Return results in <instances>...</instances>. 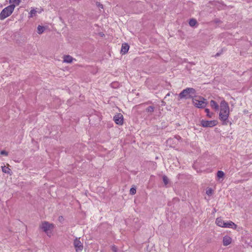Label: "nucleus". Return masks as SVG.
Masks as SVG:
<instances>
[{
  "instance_id": "obj_1",
  "label": "nucleus",
  "mask_w": 252,
  "mask_h": 252,
  "mask_svg": "<svg viewBox=\"0 0 252 252\" xmlns=\"http://www.w3.org/2000/svg\"><path fill=\"white\" fill-rule=\"evenodd\" d=\"M229 116V107L227 102L225 100L221 101L220 104V112L219 113V119L221 121L222 125L226 126L231 125V122L228 120Z\"/></svg>"
},
{
  "instance_id": "obj_2",
  "label": "nucleus",
  "mask_w": 252,
  "mask_h": 252,
  "mask_svg": "<svg viewBox=\"0 0 252 252\" xmlns=\"http://www.w3.org/2000/svg\"><path fill=\"white\" fill-rule=\"evenodd\" d=\"M196 90L192 88H187L183 90L178 95L179 100L182 99H190L196 97Z\"/></svg>"
},
{
  "instance_id": "obj_3",
  "label": "nucleus",
  "mask_w": 252,
  "mask_h": 252,
  "mask_svg": "<svg viewBox=\"0 0 252 252\" xmlns=\"http://www.w3.org/2000/svg\"><path fill=\"white\" fill-rule=\"evenodd\" d=\"M15 7L14 5L10 4L3 9L0 13V20H4L9 16L13 12Z\"/></svg>"
},
{
  "instance_id": "obj_4",
  "label": "nucleus",
  "mask_w": 252,
  "mask_h": 252,
  "mask_svg": "<svg viewBox=\"0 0 252 252\" xmlns=\"http://www.w3.org/2000/svg\"><path fill=\"white\" fill-rule=\"evenodd\" d=\"M192 103L194 105L198 108H205L207 105L206 99L202 97H198V98H193Z\"/></svg>"
},
{
  "instance_id": "obj_5",
  "label": "nucleus",
  "mask_w": 252,
  "mask_h": 252,
  "mask_svg": "<svg viewBox=\"0 0 252 252\" xmlns=\"http://www.w3.org/2000/svg\"><path fill=\"white\" fill-rule=\"evenodd\" d=\"M39 227L45 233H48L49 230L53 229L54 225L52 223H50L48 221H44L40 225Z\"/></svg>"
},
{
  "instance_id": "obj_6",
  "label": "nucleus",
  "mask_w": 252,
  "mask_h": 252,
  "mask_svg": "<svg viewBox=\"0 0 252 252\" xmlns=\"http://www.w3.org/2000/svg\"><path fill=\"white\" fill-rule=\"evenodd\" d=\"M218 122L216 120L206 121L202 120L201 121V125L204 127H212L216 126Z\"/></svg>"
},
{
  "instance_id": "obj_7",
  "label": "nucleus",
  "mask_w": 252,
  "mask_h": 252,
  "mask_svg": "<svg viewBox=\"0 0 252 252\" xmlns=\"http://www.w3.org/2000/svg\"><path fill=\"white\" fill-rule=\"evenodd\" d=\"M113 120L115 123L119 125H122L124 123V117L121 113H117L113 117Z\"/></svg>"
},
{
  "instance_id": "obj_8",
  "label": "nucleus",
  "mask_w": 252,
  "mask_h": 252,
  "mask_svg": "<svg viewBox=\"0 0 252 252\" xmlns=\"http://www.w3.org/2000/svg\"><path fill=\"white\" fill-rule=\"evenodd\" d=\"M80 238L78 239L77 238H75L74 241V246L76 249V251H82L83 249V246L82 243L79 240Z\"/></svg>"
},
{
  "instance_id": "obj_9",
  "label": "nucleus",
  "mask_w": 252,
  "mask_h": 252,
  "mask_svg": "<svg viewBox=\"0 0 252 252\" xmlns=\"http://www.w3.org/2000/svg\"><path fill=\"white\" fill-rule=\"evenodd\" d=\"M129 48V46L128 45V44L127 43H123L122 44V48H121V53L122 54H126L128 52Z\"/></svg>"
},
{
  "instance_id": "obj_10",
  "label": "nucleus",
  "mask_w": 252,
  "mask_h": 252,
  "mask_svg": "<svg viewBox=\"0 0 252 252\" xmlns=\"http://www.w3.org/2000/svg\"><path fill=\"white\" fill-rule=\"evenodd\" d=\"M231 238L227 236H225L223 238V244L224 246H228L231 243Z\"/></svg>"
},
{
  "instance_id": "obj_11",
  "label": "nucleus",
  "mask_w": 252,
  "mask_h": 252,
  "mask_svg": "<svg viewBox=\"0 0 252 252\" xmlns=\"http://www.w3.org/2000/svg\"><path fill=\"white\" fill-rule=\"evenodd\" d=\"M237 225L232 221H230L224 223L223 227L225 228H236Z\"/></svg>"
},
{
  "instance_id": "obj_12",
  "label": "nucleus",
  "mask_w": 252,
  "mask_h": 252,
  "mask_svg": "<svg viewBox=\"0 0 252 252\" xmlns=\"http://www.w3.org/2000/svg\"><path fill=\"white\" fill-rule=\"evenodd\" d=\"M63 62L66 63H71L72 62L73 60H74L71 56L70 55H65L63 56Z\"/></svg>"
},
{
  "instance_id": "obj_13",
  "label": "nucleus",
  "mask_w": 252,
  "mask_h": 252,
  "mask_svg": "<svg viewBox=\"0 0 252 252\" xmlns=\"http://www.w3.org/2000/svg\"><path fill=\"white\" fill-rule=\"evenodd\" d=\"M225 222L221 218H218L216 220V223L219 226L223 227Z\"/></svg>"
},
{
  "instance_id": "obj_14",
  "label": "nucleus",
  "mask_w": 252,
  "mask_h": 252,
  "mask_svg": "<svg viewBox=\"0 0 252 252\" xmlns=\"http://www.w3.org/2000/svg\"><path fill=\"white\" fill-rule=\"evenodd\" d=\"M210 105L211 107L214 109L215 110H218L219 109V106L218 103L213 100L210 101Z\"/></svg>"
},
{
  "instance_id": "obj_15",
  "label": "nucleus",
  "mask_w": 252,
  "mask_h": 252,
  "mask_svg": "<svg viewBox=\"0 0 252 252\" xmlns=\"http://www.w3.org/2000/svg\"><path fill=\"white\" fill-rule=\"evenodd\" d=\"M9 2L11 3V5H14L15 7L16 6H18L20 4L21 2V0H9Z\"/></svg>"
},
{
  "instance_id": "obj_16",
  "label": "nucleus",
  "mask_w": 252,
  "mask_h": 252,
  "mask_svg": "<svg viewBox=\"0 0 252 252\" xmlns=\"http://www.w3.org/2000/svg\"><path fill=\"white\" fill-rule=\"evenodd\" d=\"M45 29L44 27L39 25L37 28V32L38 34H41L44 32Z\"/></svg>"
},
{
  "instance_id": "obj_17",
  "label": "nucleus",
  "mask_w": 252,
  "mask_h": 252,
  "mask_svg": "<svg viewBox=\"0 0 252 252\" xmlns=\"http://www.w3.org/2000/svg\"><path fill=\"white\" fill-rule=\"evenodd\" d=\"M197 24V22L195 19H190L189 21V25L190 27H193Z\"/></svg>"
},
{
  "instance_id": "obj_18",
  "label": "nucleus",
  "mask_w": 252,
  "mask_h": 252,
  "mask_svg": "<svg viewBox=\"0 0 252 252\" xmlns=\"http://www.w3.org/2000/svg\"><path fill=\"white\" fill-rule=\"evenodd\" d=\"M37 13V11L35 9H32L30 13H29V18H32V17H33V16H35L36 14Z\"/></svg>"
},
{
  "instance_id": "obj_19",
  "label": "nucleus",
  "mask_w": 252,
  "mask_h": 252,
  "mask_svg": "<svg viewBox=\"0 0 252 252\" xmlns=\"http://www.w3.org/2000/svg\"><path fill=\"white\" fill-rule=\"evenodd\" d=\"M1 168H2V171L3 172L5 173H10L11 170L8 167L3 166L1 167Z\"/></svg>"
},
{
  "instance_id": "obj_20",
  "label": "nucleus",
  "mask_w": 252,
  "mask_h": 252,
  "mask_svg": "<svg viewBox=\"0 0 252 252\" xmlns=\"http://www.w3.org/2000/svg\"><path fill=\"white\" fill-rule=\"evenodd\" d=\"M224 175V172L222 171H218L217 172V177L219 178H222Z\"/></svg>"
},
{
  "instance_id": "obj_21",
  "label": "nucleus",
  "mask_w": 252,
  "mask_h": 252,
  "mask_svg": "<svg viewBox=\"0 0 252 252\" xmlns=\"http://www.w3.org/2000/svg\"><path fill=\"white\" fill-rule=\"evenodd\" d=\"M162 180H163V182L164 185L165 186L167 185L168 184V177L164 175L162 177Z\"/></svg>"
},
{
  "instance_id": "obj_22",
  "label": "nucleus",
  "mask_w": 252,
  "mask_h": 252,
  "mask_svg": "<svg viewBox=\"0 0 252 252\" xmlns=\"http://www.w3.org/2000/svg\"><path fill=\"white\" fill-rule=\"evenodd\" d=\"M154 109H155L154 107H153L152 106H150L146 108V111L147 112L152 113V112H154Z\"/></svg>"
},
{
  "instance_id": "obj_23",
  "label": "nucleus",
  "mask_w": 252,
  "mask_h": 252,
  "mask_svg": "<svg viewBox=\"0 0 252 252\" xmlns=\"http://www.w3.org/2000/svg\"><path fill=\"white\" fill-rule=\"evenodd\" d=\"M136 188L134 187H132L130 189V194L131 195H134L136 193Z\"/></svg>"
},
{
  "instance_id": "obj_24",
  "label": "nucleus",
  "mask_w": 252,
  "mask_h": 252,
  "mask_svg": "<svg viewBox=\"0 0 252 252\" xmlns=\"http://www.w3.org/2000/svg\"><path fill=\"white\" fill-rule=\"evenodd\" d=\"M213 193V189L211 188H209V189H208L207 190H206V193L208 195H212Z\"/></svg>"
},
{
  "instance_id": "obj_25",
  "label": "nucleus",
  "mask_w": 252,
  "mask_h": 252,
  "mask_svg": "<svg viewBox=\"0 0 252 252\" xmlns=\"http://www.w3.org/2000/svg\"><path fill=\"white\" fill-rule=\"evenodd\" d=\"M205 111L206 113L207 116L208 117L211 118L212 117V115L210 114V110H209V109L206 108L205 110Z\"/></svg>"
},
{
  "instance_id": "obj_26",
  "label": "nucleus",
  "mask_w": 252,
  "mask_h": 252,
  "mask_svg": "<svg viewBox=\"0 0 252 252\" xmlns=\"http://www.w3.org/2000/svg\"><path fill=\"white\" fill-rule=\"evenodd\" d=\"M0 154L1 155L7 156H8V152H7L6 151L2 150L0 152Z\"/></svg>"
},
{
  "instance_id": "obj_27",
  "label": "nucleus",
  "mask_w": 252,
  "mask_h": 252,
  "mask_svg": "<svg viewBox=\"0 0 252 252\" xmlns=\"http://www.w3.org/2000/svg\"><path fill=\"white\" fill-rule=\"evenodd\" d=\"M111 250L113 252H117V248L114 245L112 246Z\"/></svg>"
},
{
  "instance_id": "obj_28",
  "label": "nucleus",
  "mask_w": 252,
  "mask_h": 252,
  "mask_svg": "<svg viewBox=\"0 0 252 252\" xmlns=\"http://www.w3.org/2000/svg\"><path fill=\"white\" fill-rule=\"evenodd\" d=\"M222 53V51H221L220 52H218L215 55V57H219V56H220Z\"/></svg>"
},
{
  "instance_id": "obj_29",
  "label": "nucleus",
  "mask_w": 252,
  "mask_h": 252,
  "mask_svg": "<svg viewBox=\"0 0 252 252\" xmlns=\"http://www.w3.org/2000/svg\"><path fill=\"white\" fill-rule=\"evenodd\" d=\"M98 6L99 7H101V8H103V5L102 4H101L100 3L98 4Z\"/></svg>"
},
{
  "instance_id": "obj_30",
  "label": "nucleus",
  "mask_w": 252,
  "mask_h": 252,
  "mask_svg": "<svg viewBox=\"0 0 252 252\" xmlns=\"http://www.w3.org/2000/svg\"><path fill=\"white\" fill-rule=\"evenodd\" d=\"M169 95H170V94H169V93H168V94H166V96H169Z\"/></svg>"
},
{
  "instance_id": "obj_31",
  "label": "nucleus",
  "mask_w": 252,
  "mask_h": 252,
  "mask_svg": "<svg viewBox=\"0 0 252 252\" xmlns=\"http://www.w3.org/2000/svg\"><path fill=\"white\" fill-rule=\"evenodd\" d=\"M59 218H60V220H62V218H63V217H59Z\"/></svg>"
},
{
  "instance_id": "obj_32",
  "label": "nucleus",
  "mask_w": 252,
  "mask_h": 252,
  "mask_svg": "<svg viewBox=\"0 0 252 252\" xmlns=\"http://www.w3.org/2000/svg\"><path fill=\"white\" fill-rule=\"evenodd\" d=\"M59 218H60V220H62V218H63V217H59Z\"/></svg>"
},
{
  "instance_id": "obj_33",
  "label": "nucleus",
  "mask_w": 252,
  "mask_h": 252,
  "mask_svg": "<svg viewBox=\"0 0 252 252\" xmlns=\"http://www.w3.org/2000/svg\"><path fill=\"white\" fill-rule=\"evenodd\" d=\"M59 218H60V220H62V218H63V217H59Z\"/></svg>"
},
{
  "instance_id": "obj_34",
  "label": "nucleus",
  "mask_w": 252,
  "mask_h": 252,
  "mask_svg": "<svg viewBox=\"0 0 252 252\" xmlns=\"http://www.w3.org/2000/svg\"><path fill=\"white\" fill-rule=\"evenodd\" d=\"M177 137H179V138H181V137H180V136H177Z\"/></svg>"
}]
</instances>
